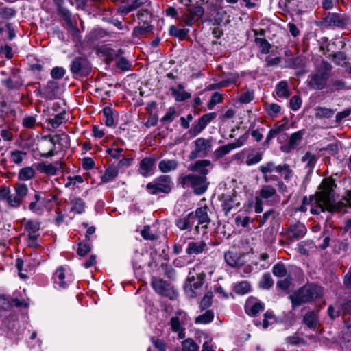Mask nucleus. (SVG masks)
Instances as JSON below:
<instances>
[{"mask_svg": "<svg viewBox=\"0 0 351 351\" xmlns=\"http://www.w3.org/2000/svg\"><path fill=\"white\" fill-rule=\"evenodd\" d=\"M336 184L332 179H324L319 187L320 191L315 195V203L322 212L344 210L346 206L342 202H337L334 196V188Z\"/></svg>", "mask_w": 351, "mask_h": 351, "instance_id": "1", "label": "nucleus"}, {"mask_svg": "<svg viewBox=\"0 0 351 351\" xmlns=\"http://www.w3.org/2000/svg\"><path fill=\"white\" fill-rule=\"evenodd\" d=\"M208 208L207 206L200 207L194 212H191L186 215L182 216L176 221V226L181 230L191 231L195 226V231L197 233L200 232V229L206 230L210 222L208 216Z\"/></svg>", "mask_w": 351, "mask_h": 351, "instance_id": "2", "label": "nucleus"}, {"mask_svg": "<svg viewBox=\"0 0 351 351\" xmlns=\"http://www.w3.org/2000/svg\"><path fill=\"white\" fill-rule=\"evenodd\" d=\"M323 291L321 287L315 284H308L301 287L290 298L293 306H300L302 303L313 302L322 296Z\"/></svg>", "mask_w": 351, "mask_h": 351, "instance_id": "3", "label": "nucleus"}, {"mask_svg": "<svg viewBox=\"0 0 351 351\" xmlns=\"http://www.w3.org/2000/svg\"><path fill=\"white\" fill-rule=\"evenodd\" d=\"M332 69V66L329 62L322 61L315 72L309 75L308 86L316 90L325 88L330 76Z\"/></svg>", "mask_w": 351, "mask_h": 351, "instance_id": "4", "label": "nucleus"}, {"mask_svg": "<svg viewBox=\"0 0 351 351\" xmlns=\"http://www.w3.org/2000/svg\"><path fill=\"white\" fill-rule=\"evenodd\" d=\"M179 180L183 188H191L193 193L197 195L204 194L207 191L209 185L205 176L196 173L181 176Z\"/></svg>", "mask_w": 351, "mask_h": 351, "instance_id": "5", "label": "nucleus"}, {"mask_svg": "<svg viewBox=\"0 0 351 351\" xmlns=\"http://www.w3.org/2000/svg\"><path fill=\"white\" fill-rule=\"evenodd\" d=\"M180 3L187 7L186 11H180V17L178 21L184 23L188 26H191L204 14V9L201 5H191L187 0H179Z\"/></svg>", "mask_w": 351, "mask_h": 351, "instance_id": "6", "label": "nucleus"}, {"mask_svg": "<svg viewBox=\"0 0 351 351\" xmlns=\"http://www.w3.org/2000/svg\"><path fill=\"white\" fill-rule=\"evenodd\" d=\"M173 182L169 176H160L152 182L147 184V189L152 195L160 193H169L172 189Z\"/></svg>", "mask_w": 351, "mask_h": 351, "instance_id": "7", "label": "nucleus"}, {"mask_svg": "<svg viewBox=\"0 0 351 351\" xmlns=\"http://www.w3.org/2000/svg\"><path fill=\"white\" fill-rule=\"evenodd\" d=\"M187 322V314L179 310L171 317L169 321L170 329L173 332L178 333L180 339L185 337V326Z\"/></svg>", "mask_w": 351, "mask_h": 351, "instance_id": "8", "label": "nucleus"}, {"mask_svg": "<svg viewBox=\"0 0 351 351\" xmlns=\"http://www.w3.org/2000/svg\"><path fill=\"white\" fill-rule=\"evenodd\" d=\"M325 26H335L339 28H346L351 25V18L336 12H328L321 22Z\"/></svg>", "mask_w": 351, "mask_h": 351, "instance_id": "9", "label": "nucleus"}, {"mask_svg": "<svg viewBox=\"0 0 351 351\" xmlns=\"http://www.w3.org/2000/svg\"><path fill=\"white\" fill-rule=\"evenodd\" d=\"M195 149L190 154V158L206 156L211 149L212 138H198L194 142Z\"/></svg>", "mask_w": 351, "mask_h": 351, "instance_id": "10", "label": "nucleus"}, {"mask_svg": "<svg viewBox=\"0 0 351 351\" xmlns=\"http://www.w3.org/2000/svg\"><path fill=\"white\" fill-rule=\"evenodd\" d=\"M70 70L75 75L87 76L91 71V66L86 58L76 57L71 63Z\"/></svg>", "mask_w": 351, "mask_h": 351, "instance_id": "11", "label": "nucleus"}, {"mask_svg": "<svg viewBox=\"0 0 351 351\" xmlns=\"http://www.w3.org/2000/svg\"><path fill=\"white\" fill-rule=\"evenodd\" d=\"M151 285L154 291L160 295L172 298L174 291L167 281L157 278H152Z\"/></svg>", "mask_w": 351, "mask_h": 351, "instance_id": "12", "label": "nucleus"}, {"mask_svg": "<svg viewBox=\"0 0 351 351\" xmlns=\"http://www.w3.org/2000/svg\"><path fill=\"white\" fill-rule=\"evenodd\" d=\"M307 232L306 226L301 223L291 224L286 232L287 239L290 241L299 240L304 237Z\"/></svg>", "mask_w": 351, "mask_h": 351, "instance_id": "13", "label": "nucleus"}, {"mask_svg": "<svg viewBox=\"0 0 351 351\" xmlns=\"http://www.w3.org/2000/svg\"><path fill=\"white\" fill-rule=\"evenodd\" d=\"M206 277V274L204 272H199L197 274H193L190 271L186 287H189L191 293V297H195V290L199 289L203 284V281Z\"/></svg>", "mask_w": 351, "mask_h": 351, "instance_id": "14", "label": "nucleus"}, {"mask_svg": "<svg viewBox=\"0 0 351 351\" xmlns=\"http://www.w3.org/2000/svg\"><path fill=\"white\" fill-rule=\"evenodd\" d=\"M12 306L16 307L26 306L27 304L24 301H20L18 299H10L4 295H0V317L5 312L9 311Z\"/></svg>", "mask_w": 351, "mask_h": 351, "instance_id": "15", "label": "nucleus"}, {"mask_svg": "<svg viewBox=\"0 0 351 351\" xmlns=\"http://www.w3.org/2000/svg\"><path fill=\"white\" fill-rule=\"evenodd\" d=\"M304 134V130H301L291 134L287 144L282 146L281 150L287 153L291 152V150L300 145Z\"/></svg>", "mask_w": 351, "mask_h": 351, "instance_id": "16", "label": "nucleus"}, {"mask_svg": "<svg viewBox=\"0 0 351 351\" xmlns=\"http://www.w3.org/2000/svg\"><path fill=\"white\" fill-rule=\"evenodd\" d=\"M41 222L38 219H29L24 223L25 231L27 232L28 239H38L39 234L37 233L40 229Z\"/></svg>", "mask_w": 351, "mask_h": 351, "instance_id": "17", "label": "nucleus"}, {"mask_svg": "<svg viewBox=\"0 0 351 351\" xmlns=\"http://www.w3.org/2000/svg\"><path fill=\"white\" fill-rule=\"evenodd\" d=\"M156 160L155 158L152 157H145L143 158L139 165V173L143 177H147L152 175Z\"/></svg>", "mask_w": 351, "mask_h": 351, "instance_id": "18", "label": "nucleus"}, {"mask_svg": "<svg viewBox=\"0 0 351 351\" xmlns=\"http://www.w3.org/2000/svg\"><path fill=\"white\" fill-rule=\"evenodd\" d=\"M36 169L40 173L51 176H55L59 168L62 167L61 162H56L55 164H47L45 162H39L34 165Z\"/></svg>", "mask_w": 351, "mask_h": 351, "instance_id": "19", "label": "nucleus"}, {"mask_svg": "<svg viewBox=\"0 0 351 351\" xmlns=\"http://www.w3.org/2000/svg\"><path fill=\"white\" fill-rule=\"evenodd\" d=\"M261 199L268 200L269 202H277L278 196L276 189L271 185H264L259 191V196Z\"/></svg>", "mask_w": 351, "mask_h": 351, "instance_id": "20", "label": "nucleus"}, {"mask_svg": "<svg viewBox=\"0 0 351 351\" xmlns=\"http://www.w3.org/2000/svg\"><path fill=\"white\" fill-rule=\"evenodd\" d=\"M211 165V162L209 160H200L196 161L194 164L190 165L189 169L193 172L199 173V175H204L206 177L209 170L208 167Z\"/></svg>", "mask_w": 351, "mask_h": 351, "instance_id": "21", "label": "nucleus"}, {"mask_svg": "<svg viewBox=\"0 0 351 351\" xmlns=\"http://www.w3.org/2000/svg\"><path fill=\"white\" fill-rule=\"evenodd\" d=\"M207 250V244L204 241H191L188 243L186 253L189 255H197Z\"/></svg>", "mask_w": 351, "mask_h": 351, "instance_id": "22", "label": "nucleus"}, {"mask_svg": "<svg viewBox=\"0 0 351 351\" xmlns=\"http://www.w3.org/2000/svg\"><path fill=\"white\" fill-rule=\"evenodd\" d=\"M288 126L287 123L282 124H280L279 123H276L274 125V127L269 131L266 136V138L263 143V146L268 147L270 144V141L273 138H274L278 134L286 130Z\"/></svg>", "mask_w": 351, "mask_h": 351, "instance_id": "23", "label": "nucleus"}, {"mask_svg": "<svg viewBox=\"0 0 351 351\" xmlns=\"http://www.w3.org/2000/svg\"><path fill=\"white\" fill-rule=\"evenodd\" d=\"M103 114L105 118V124L108 127H112L115 125V121L118 117V112L110 107H105L103 109Z\"/></svg>", "mask_w": 351, "mask_h": 351, "instance_id": "24", "label": "nucleus"}, {"mask_svg": "<svg viewBox=\"0 0 351 351\" xmlns=\"http://www.w3.org/2000/svg\"><path fill=\"white\" fill-rule=\"evenodd\" d=\"M221 200L222 201V208L226 215L228 213L236 206L239 204L237 202L235 197H232L230 195L223 194L221 197Z\"/></svg>", "mask_w": 351, "mask_h": 351, "instance_id": "25", "label": "nucleus"}, {"mask_svg": "<svg viewBox=\"0 0 351 351\" xmlns=\"http://www.w3.org/2000/svg\"><path fill=\"white\" fill-rule=\"evenodd\" d=\"M224 258L228 265L233 267H237L243 265L241 257L237 253L228 251L225 253Z\"/></svg>", "mask_w": 351, "mask_h": 351, "instance_id": "26", "label": "nucleus"}, {"mask_svg": "<svg viewBox=\"0 0 351 351\" xmlns=\"http://www.w3.org/2000/svg\"><path fill=\"white\" fill-rule=\"evenodd\" d=\"M317 158L315 154L306 152L301 158V161L305 163V168H306L308 174L313 172L314 167L317 162Z\"/></svg>", "mask_w": 351, "mask_h": 351, "instance_id": "27", "label": "nucleus"}, {"mask_svg": "<svg viewBox=\"0 0 351 351\" xmlns=\"http://www.w3.org/2000/svg\"><path fill=\"white\" fill-rule=\"evenodd\" d=\"M34 199V200L30 202L29 205V209L34 214L41 215L43 213V208L40 203L42 197L39 193H36Z\"/></svg>", "mask_w": 351, "mask_h": 351, "instance_id": "28", "label": "nucleus"}, {"mask_svg": "<svg viewBox=\"0 0 351 351\" xmlns=\"http://www.w3.org/2000/svg\"><path fill=\"white\" fill-rule=\"evenodd\" d=\"M59 86L57 82L50 80L47 82L45 87L46 97L49 99H53L57 97Z\"/></svg>", "mask_w": 351, "mask_h": 351, "instance_id": "29", "label": "nucleus"}, {"mask_svg": "<svg viewBox=\"0 0 351 351\" xmlns=\"http://www.w3.org/2000/svg\"><path fill=\"white\" fill-rule=\"evenodd\" d=\"M71 210L77 214H82L85 211L86 204L80 197H74L71 199Z\"/></svg>", "mask_w": 351, "mask_h": 351, "instance_id": "30", "label": "nucleus"}, {"mask_svg": "<svg viewBox=\"0 0 351 351\" xmlns=\"http://www.w3.org/2000/svg\"><path fill=\"white\" fill-rule=\"evenodd\" d=\"M178 167V162L175 160H162L158 164V168L162 173H169Z\"/></svg>", "mask_w": 351, "mask_h": 351, "instance_id": "31", "label": "nucleus"}, {"mask_svg": "<svg viewBox=\"0 0 351 351\" xmlns=\"http://www.w3.org/2000/svg\"><path fill=\"white\" fill-rule=\"evenodd\" d=\"M318 317L315 312L311 311L305 314L303 322L309 328L315 329L318 324Z\"/></svg>", "mask_w": 351, "mask_h": 351, "instance_id": "32", "label": "nucleus"}, {"mask_svg": "<svg viewBox=\"0 0 351 351\" xmlns=\"http://www.w3.org/2000/svg\"><path fill=\"white\" fill-rule=\"evenodd\" d=\"M188 29H180L176 25H171L169 28V33L171 36L178 38L180 40H184L188 36Z\"/></svg>", "mask_w": 351, "mask_h": 351, "instance_id": "33", "label": "nucleus"}, {"mask_svg": "<svg viewBox=\"0 0 351 351\" xmlns=\"http://www.w3.org/2000/svg\"><path fill=\"white\" fill-rule=\"evenodd\" d=\"M305 64V58L303 56H298L295 58H291L286 61L285 67L290 69H298L303 67Z\"/></svg>", "mask_w": 351, "mask_h": 351, "instance_id": "34", "label": "nucleus"}, {"mask_svg": "<svg viewBox=\"0 0 351 351\" xmlns=\"http://www.w3.org/2000/svg\"><path fill=\"white\" fill-rule=\"evenodd\" d=\"M36 176L35 170L32 167H26L22 168L18 175V178L20 180L27 181L33 178Z\"/></svg>", "mask_w": 351, "mask_h": 351, "instance_id": "35", "label": "nucleus"}, {"mask_svg": "<svg viewBox=\"0 0 351 351\" xmlns=\"http://www.w3.org/2000/svg\"><path fill=\"white\" fill-rule=\"evenodd\" d=\"M118 173L119 169L116 166H110L101 176L102 182L106 183L113 180L118 176Z\"/></svg>", "mask_w": 351, "mask_h": 351, "instance_id": "36", "label": "nucleus"}, {"mask_svg": "<svg viewBox=\"0 0 351 351\" xmlns=\"http://www.w3.org/2000/svg\"><path fill=\"white\" fill-rule=\"evenodd\" d=\"M214 318V313L210 311H206L204 314L195 317V322L197 324H206L210 323Z\"/></svg>", "mask_w": 351, "mask_h": 351, "instance_id": "37", "label": "nucleus"}, {"mask_svg": "<svg viewBox=\"0 0 351 351\" xmlns=\"http://www.w3.org/2000/svg\"><path fill=\"white\" fill-rule=\"evenodd\" d=\"M276 95L280 98H287L289 95L288 84L286 81L280 82L276 87Z\"/></svg>", "mask_w": 351, "mask_h": 351, "instance_id": "38", "label": "nucleus"}, {"mask_svg": "<svg viewBox=\"0 0 351 351\" xmlns=\"http://www.w3.org/2000/svg\"><path fill=\"white\" fill-rule=\"evenodd\" d=\"M264 304L261 302H256L250 306V303L247 302L246 305V311L250 315L255 316L259 312L263 311Z\"/></svg>", "mask_w": 351, "mask_h": 351, "instance_id": "39", "label": "nucleus"}, {"mask_svg": "<svg viewBox=\"0 0 351 351\" xmlns=\"http://www.w3.org/2000/svg\"><path fill=\"white\" fill-rule=\"evenodd\" d=\"M315 110V117L319 119L330 118L335 113V110L325 107H317Z\"/></svg>", "mask_w": 351, "mask_h": 351, "instance_id": "40", "label": "nucleus"}, {"mask_svg": "<svg viewBox=\"0 0 351 351\" xmlns=\"http://www.w3.org/2000/svg\"><path fill=\"white\" fill-rule=\"evenodd\" d=\"M199 346L191 338H187L182 342V351H199Z\"/></svg>", "mask_w": 351, "mask_h": 351, "instance_id": "41", "label": "nucleus"}, {"mask_svg": "<svg viewBox=\"0 0 351 351\" xmlns=\"http://www.w3.org/2000/svg\"><path fill=\"white\" fill-rule=\"evenodd\" d=\"M66 120V112H62L49 119L48 121L53 128H57Z\"/></svg>", "mask_w": 351, "mask_h": 351, "instance_id": "42", "label": "nucleus"}, {"mask_svg": "<svg viewBox=\"0 0 351 351\" xmlns=\"http://www.w3.org/2000/svg\"><path fill=\"white\" fill-rule=\"evenodd\" d=\"M170 90L178 101H184L191 97V93L187 91H179L175 88H171Z\"/></svg>", "mask_w": 351, "mask_h": 351, "instance_id": "43", "label": "nucleus"}, {"mask_svg": "<svg viewBox=\"0 0 351 351\" xmlns=\"http://www.w3.org/2000/svg\"><path fill=\"white\" fill-rule=\"evenodd\" d=\"M116 66L123 72L128 71L132 69L131 63L124 57L117 58L116 61Z\"/></svg>", "mask_w": 351, "mask_h": 351, "instance_id": "44", "label": "nucleus"}, {"mask_svg": "<svg viewBox=\"0 0 351 351\" xmlns=\"http://www.w3.org/2000/svg\"><path fill=\"white\" fill-rule=\"evenodd\" d=\"M262 153L258 152L250 153L247 156L245 164L248 166L256 165L262 160Z\"/></svg>", "mask_w": 351, "mask_h": 351, "instance_id": "45", "label": "nucleus"}, {"mask_svg": "<svg viewBox=\"0 0 351 351\" xmlns=\"http://www.w3.org/2000/svg\"><path fill=\"white\" fill-rule=\"evenodd\" d=\"M14 191L20 199H23L28 193V187L25 184L16 183L14 186Z\"/></svg>", "mask_w": 351, "mask_h": 351, "instance_id": "46", "label": "nucleus"}, {"mask_svg": "<svg viewBox=\"0 0 351 351\" xmlns=\"http://www.w3.org/2000/svg\"><path fill=\"white\" fill-rule=\"evenodd\" d=\"M265 109L267 114L271 117H276L278 114L280 112L281 108L276 104H266Z\"/></svg>", "mask_w": 351, "mask_h": 351, "instance_id": "47", "label": "nucleus"}, {"mask_svg": "<svg viewBox=\"0 0 351 351\" xmlns=\"http://www.w3.org/2000/svg\"><path fill=\"white\" fill-rule=\"evenodd\" d=\"M2 84L10 90L19 88L22 86L21 81L11 77L3 80Z\"/></svg>", "mask_w": 351, "mask_h": 351, "instance_id": "48", "label": "nucleus"}, {"mask_svg": "<svg viewBox=\"0 0 351 351\" xmlns=\"http://www.w3.org/2000/svg\"><path fill=\"white\" fill-rule=\"evenodd\" d=\"M55 280H59V285L61 288L65 289L67 286L66 283L64 281L65 278L64 269L62 267H60L57 269L54 274ZM57 282V281H56Z\"/></svg>", "mask_w": 351, "mask_h": 351, "instance_id": "49", "label": "nucleus"}, {"mask_svg": "<svg viewBox=\"0 0 351 351\" xmlns=\"http://www.w3.org/2000/svg\"><path fill=\"white\" fill-rule=\"evenodd\" d=\"M232 149H233L232 146L230 143V144L219 147L218 149H217L215 151L214 154L217 159H219V158H222L223 156H224L225 155L229 154L231 152V150H232Z\"/></svg>", "mask_w": 351, "mask_h": 351, "instance_id": "50", "label": "nucleus"}, {"mask_svg": "<svg viewBox=\"0 0 351 351\" xmlns=\"http://www.w3.org/2000/svg\"><path fill=\"white\" fill-rule=\"evenodd\" d=\"M274 285V280L271 276V274L269 273H265L263 276L260 282L259 286L260 287L267 289L272 287Z\"/></svg>", "mask_w": 351, "mask_h": 351, "instance_id": "51", "label": "nucleus"}, {"mask_svg": "<svg viewBox=\"0 0 351 351\" xmlns=\"http://www.w3.org/2000/svg\"><path fill=\"white\" fill-rule=\"evenodd\" d=\"M213 293L207 292L200 302L199 306L202 311L207 309L212 304Z\"/></svg>", "mask_w": 351, "mask_h": 351, "instance_id": "52", "label": "nucleus"}, {"mask_svg": "<svg viewBox=\"0 0 351 351\" xmlns=\"http://www.w3.org/2000/svg\"><path fill=\"white\" fill-rule=\"evenodd\" d=\"M276 172L284 174L285 180H289L292 171L290 169L289 165L285 164L283 165L275 166Z\"/></svg>", "mask_w": 351, "mask_h": 351, "instance_id": "53", "label": "nucleus"}, {"mask_svg": "<svg viewBox=\"0 0 351 351\" xmlns=\"http://www.w3.org/2000/svg\"><path fill=\"white\" fill-rule=\"evenodd\" d=\"M235 292L239 294H245L250 290V285L246 281H242L234 287Z\"/></svg>", "mask_w": 351, "mask_h": 351, "instance_id": "54", "label": "nucleus"}, {"mask_svg": "<svg viewBox=\"0 0 351 351\" xmlns=\"http://www.w3.org/2000/svg\"><path fill=\"white\" fill-rule=\"evenodd\" d=\"M206 127L205 124H204L199 119H198L197 122L193 125V127L189 130V133L193 136H195L198 134H199L204 128Z\"/></svg>", "mask_w": 351, "mask_h": 351, "instance_id": "55", "label": "nucleus"}, {"mask_svg": "<svg viewBox=\"0 0 351 351\" xmlns=\"http://www.w3.org/2000/svg\"><path fill=\"white\" fill-rule=\"evenodd\" d=\"M25 155H26V152L15 150L11 152L10 158L14 163L19 165L23 162V156Z\"/></svg>", "mask_w": 351, "mask_h": 351, "instance_id": "56", "label": "nucleus"}, {"mask_svg": "<svg viewBox=\"0 0 351 351\" xmlns=\"http://www.w3.org/2000/svg\"><path fill=\"white\" fill-rule=\"evenodd\" d=\"M177 116V112L174 108H168L166 114L165 116L161 119V122L162 123H171L173 121V120L176 118Z\"/></svg>", "mask_w": 351, "mask_h": 351, "instance_id": "57", "label": "nucleus"}, {"mask_svg": "<svg viewBox=\"0 0 351 351\" xmlns=\"http://www.w3.org/2000/svg\"><path fill=\"white\" fill-rule=\"evenodd\" d=\"M7 202L11 207L19 208L21 204L22 199H20L17 195H12L10 193L7 199Z\"/></svg>", "mask_w": 351, "mask_h": 351, "instance_id": "58", "label": "nucleus"}, {"mask_svg": "<svg viewBox=\"0 0 351 351\" xmlns=\"http://www.w3.org/2000/svg\"><path fill=\"white\" fill-rule=\"evenodd\" d=\"M222 100L223 97L221 94H219L217 92L214 93L211 97L210 101L208 104V108L210 110H212L215 105L222 102Z\"/></svg>", "mask_w": 351, "mask_h": 351, "instance_id": "59", "label": "nucleus"}, {"mask_svg": "<svg viewBox=\"0 0 351 351\" xmlns=\"http://www.w3.org/2000/svg\"><path fill=\"white\" fill-rule=\"evenodd\" d=\"M255 43L262 48L263 53H267L269 51L271 45L266 39L262 38H256Z\"/></svg>", "mask_w": 351, "mask_h": 351, "instance_id": "60", "label": "nucleus"}, {"mask_svg": "<svg viewBox=\"0 0 351 351\" xmlns=\"http://www.w3.org/2000/svg\"><path fill=\"white\" fill-rule=\"evenodd\" d=\"M273 274L276 276H285L287 271L284 264L278 263L273 267Z\"/></svg>", "mask_w": 351, "mask_h": 351, "instance_id": "61", "label": "nucleus"}, {"mask_svg": "<svg viewBox=\"0 0 351 351\" xmlns=\"http://www.w3.org/2000/svg\"><path fill=\"white\" fill-rule=\"evenodd\" d=\"M66 73V70L63 67L56 66L52 69L51 75L53 79L59 80L63 77Z\"/></svg>", "mask_w": 351, "mask_h": 351, "instance_id": "62", "label": "nucleus"}, {"mask_svg": "<svg viewBox=\"0 0 351 351\" xmlns=\"http://www.w3.org/2000/svg\"><path fill=\"white\" fill-rule=\"evenodd\" d=\"M302 104V99L299 96H293L289 101V106L293 111L298 110Z\"/></svg>", "mask_w": 351, "mask_h": 351, "instance_id": "63", "label": "nucleus"}, {"mask_svg": "<svg viewBox=\"0 0 351 351\" xmlns=\"http://www.w3.org/2000/svg\"><path fill=\"white\" fill-rule=\"evenodd\" d=\"M16 11L11 8H3L0 10V16L3 19H10L14 16Z\"/></svg>", "mask_w": 351, "mask_h": 351, "instance_id": "64", "label": "nucleus"}]
</instances>
